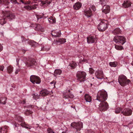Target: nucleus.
Segmentation results:
<instances>
[{"instance_id":"1","label":"nucleus","mask_w":133,"mask_h":133,"mask_svg":"<svg viewBox=\"0 0 133 133\" xmlns=\"http://www.w3.org/2000/svg\"><path fill=\"white\" fill-rule=\"evenodd\" d=\"M5 17L1 19H0V24L1 25H3L6 23L7 20L9 21L14 19L15 18V15L9 11L5 12L4 13Z\"/></svg>"},{"instance_id":"2","label":"nucleus","mask_w":133,"mask_h":133,"mask_svg":"<svg viewBox=\"0 0 133 133\" xmlns=\"http://www.w3.org/2000/svg\"><path fill=\"white\" fill-rule=\"evenodd\" d=\"M16 119L18 121L19 123H16L15 122L14 123V125L16 127L18 126L19 125H20L22 127H24L27 129H30V128H29L28 127V125L25 122L23 118L20 116L19 115H16Z\"/></svg>"},{"instance_id":"3","label":"nucleus","mask_w":133,"mask_h":133,"mask_svg":"<svg viewBox=\"0 0 133 133\" xmlns=\"http://www.w3.org/2000/svg\"><path fill=\"white\" fill-rule=\"evenodd\" d=\"M101 22L98 26V29L99 31L103 32L108 28L109 23L108 21L104 19L100 20Z\"/></svg>"},{"instance_id":"4","label":"nucleus","mask_w":133,"mask_h":133,"mask_svg":"<svg viewBox=\"0 0 133 133\" xmlns=\"http://www.w3.org/2000/svg\"><path fill=\"white\" fill-rule=\"evenodd\" d=\"M107 94L106 92L104 90L99 91L97 94V99L101 102L105 101L107 98Z\"/></svg>"},{"instance_id":"5","label":"nucleus","mask_w":133,"mask_h":133,"mask_svg":"<svg viewBox=\"0 0 133 133\" xmlns=\"http://www.w3.org/2000/svg\"><path fill=\"white\" fill-rule=\"evenodd\" d=\"M118 81L122 87H124L128 84L131 82L130 80L127 79V77L123 75L119 77Z\"/></svg>"},{"instance_id":"6","label":"nucleus","mask_w":133,"mask_h":133,"mask_svg":"<svg viewBox=\"0 0 133 133\" xmlns=\"http://www.w3.org/2000/svg\"><path fill=\"white\" fill-rule=\"evenodd\" d=\"M86 73L83 71H79L77 72L76 77L77 80L78 82H81L85 80Z\"/></svg>"},{"instance_id":"7","label":"nucleus","mask_w":133,"mask_h":133,"mask_svg":"<svg viewBox=\"0 0 133 133\" xmlns=\"http://www.w3.org/2000/svg\"><path fill=\"white\" fill-rule=\"evenodd\" d=\"M113 40L116 43H120L122 45L123 44L126 42V39L123 36H115Z\"/></svg>"},{"instance_id":"8","label":"nucleus","mask_w":133,"mask_h":133,"mask_svg":"<svg viewBox=\"0 0 133 133\" xmlns=\"http://www.w3.org/2000/svg\"><path fill=\"white\" fill-rule=\"evenodd\" d=\"M108 103L105 101L101 102L99 105L98 109L101 111H105L108 108Z\"/></svg>"},{"instance_id":"9","label":"nucleus","mask_w":133,"mask_h":133,"mask_svg":"<svg viewBox=\"0 0 133 133\" xmlns=\"http://www.w3.org/2000/svg\"><path fill=\"white\" fill-rule=\"evenodd\" d=\"M30 80L31 82L34 84L35 83L39 84L41 82L40 78L37 76L34 75H32L30 76Z\"/></svg>"},{"instance_id":"10","label":"nucleus","mask_w":133,"mask_h":133,"mask_svg":"<svg viewBox=\"0 0 133 133\" xmlns=\"http://www.w3.org/2000/svg\"><path fill=\"white\" fill-rule=\"evenodd\" d=\"M25 64L27 66L31 67L36 65L37 62L34 58H31L26 61Z\"/></svg>"},{"instance_id":"11","label":"nucleus","mask_w":133,"mask_h":133,"mask_svg":"<svg viewBox=\"0 0 133 133\" xmlns=\"http://www.w3.org/2000/svg\"><path fill=\"white\" fill-rule=\"evenodd\" d=\"M71 125L73 127L75 128L76 129L77 131H80L81 128L83 127V124L81 122L78 123H73L71 124Z\"/></svg>"},{"instance_id":"12","label":"nucleus","mask_w":133,"mask_h":133,"mask_svg":"<svg viewBox=\"0 0 133 133\" xmlns=\"http://www.w3.org/2000/svg\"><path fill=\"white\" fill-rule=\"evenodd\" d=\"M31 26L35 27V30L36 31H40L42 32H43L44 31V28L42 27L41 25L39 24H32Z\"/></svg>"},{"instance_id":"13","label":"nucleus","mask_w":133,"mask_h":133,"mask_svg":"<svg viewBox=\"0 0 133 133\" xmlns=\"http://www.w3.org/2000/svg\"><path fill=\"white\" fill-rule=\"evenodd\" d=\"M132 110L131 109L127 108H125L121 112V113L125 116H130L132 114Z\"/></svg>"},{"instance_id":"14","label":"nucleus","mask_w":133,"mask_h":133,"mask_svg":"<svg viewBox=\"0 0 133 133\" xmlns=\"http://www.w3.org/2000/svg\"><path fill=\"white\" fill-rule=\"evenodd\" d=\"M51 34L53 37H60L61 35V33L60 30H56L52 31Z\"/></svg>"},{"instance_id":"15","label":"nucleus","mask_w":133,"mask_h":133,"mask_svg":"<svg viewBox=\"0 0 133 133\" xmlns=\"http://www.w3.org/2000/svg\"><path fill=\"white\" fill-rule=\"evenodd\" d=\"M66 42V39L64 38H58L54 40V42L57 45H60Z\"/></svg>"},{"instance_id":"16","label":"nucleus","mask_w":133,"mask_h":133,"mask_svg":"<svg viewBox=\"0 0 133 133\" xmlns=\"http://www.w3.org/2000/svg\"><path fill=\"white\" fill-rule=\"evenodd\" d=\"M96 39V36H90L87 38V42L88 43H94Z\"/></svg>"},{"instance_id":"17","label":"nucleus","mask_w":133,"mask_h":133,"mask_svg":"<svg viewBox=\"0 0 133 133\" xmlns=\"http://www.w3.org/2000/svg\"><path fill=\"white\" fill-rule=\"evenodd\" d=\"M84 15L88 18L91 17L92 15V12L90 8H87L84 11Z\"/></svg>"},{"instance_id":"18","label":"nucleus","mask_w":133,"mask_h":133,"mask_svg":"<svg viewBox=\"0 0 133 133\" xmlns=\"http://www.w3.org/2000/svg\"><path fill=\"white\" fill-rule=\"evenodd\" d=\"M95 75L97 78L101 79L103 77V72L101 70H98L95 72Z\"/></svg>"},{"instance_id":"19","label":"nucleus","mask_w":133,"mask_h":133,"mask_svg":"<svg viewBox=\"0 0 133 133\" xmlns=\"http://www.w3.org/2000/svg\"><path fill=\"white\" fill-rule=\"evenodd\" d=\"M110 8L109 6L108 5H105L103 8L102 11L105 14L109 13L110 11Z\"/></svg>"},{"instance_id":"20","label":"nucleus","mask_w":133,"mask_h":133,"mask_svg":"<svg viewBox=\"0 0 133 133\" xmlns=\"http://www.w3.org/2000/svg\"><path fill=\"white\" fill-rule=\"evenodd\" d=\"M38 5L37 4H34L32 6L27 5L24 6V8L28 10H34L37 8L36 6Z\"/></svg>"},{"instance_id":"21","label":"nucleus","mask_w":133,"mask_h":133,"mask_svg":"<svg viewBox=\"0 0 133 133\" xmlns=\"http://www.w3.org/2000/svg\"><path fill=\"white\" fill-rule=\"evenodd\" d=\"M131 5V2L130 1H126L124 2L122 5L123 7L125 8H128L130 7Z\"/></svg>"},{"instance_id":"22","label":"nucleus","mask_w":133,"mask_h":133,"mask_svg":"<svg viewBox=\"0 0 133 133\" xmlns=\"http://www.w3.org/2000/svg\"><path fill=\"white\" fill-rule=\"evenodd\" d=\"M49 93V91L45 89H43L40 92V94L42 96H46L48 95Z\"/></svg>"},{"instance_id":"23","label":"nucleus","mask_w":133,"mask_h":133,"mask_svg":"<svg viewBox=\"0 0 133 133\" xmlns=\"http://www.w3.org/2000/svg\"><path fill=\"white\" fill-rule=\"evenodd\" d=\"M63 95V97L65 98H73L74 97V95L71 93H69V94H67L66 93H64Z\"/></svg>"},{"instance_id":"24","label":"nucleus","mask_w":133,"mask_h":133,"mask_svg":"<svg viewBox=\"0 0 133 133\" xmlns=\"http://www.w3.org/2000/svg\"><path fill=\"white\" fill-rule=\"evenodd\" d=\"M9 127L5 126L0 128V131L1 133H6L8 132Z\"/></svg>"},{"instance_id":"25","label":"nucleus","mask_w":133,"mask_h":133,"mask_svg":"<svg viewBox=\"0 0 133 133\" xmlns=\"http://www.w3.org/2000/svg\"><path fill=\"white\" fill-rule=\"evenodd\" d=\"M77 65V64L75 62L72 61L70 63L68 66L69 67V68L70 67L71 69H75Z\"/></svg>"},{"instance_id":"26","label":"nucleus","mask_w":133,"mask_h":133,"mask_svg":"<svg viewBox=\"0 0 133 133\" xmlns=\"http://www.w3.org/2000/svg\"><path fill=\"white\" fill-rule=\"evenodd\" d=\"M82 4L80 2H78L76 3L73 6V7L74 9L78 10L81 7Z\"/></svg>"},{"instance_id":"27","label":"nucleus","mask_w":133,"mask_h":133,"mask_svg":"<svg viewBox=\"0 0 133 133\" xmlns=\"http://www.w3.org/2000/svg\"><path fill=\"white\" fill-rule=\"evenodd\" d=\"M120 31L119 28H117L112 31V33L115 35L119 34L121 32Z\"/></svg>"},{"instance_id":"28","label":"nucleus","mask_w":133,"mask_h":133,"mask_svg":"<svg viewBox=\"0 0 133 133\" xmlns=\"http://www.w3.org/2000/svg\"><path fill=\"white\" fill-rule=\"evenodd\" d=\"M84 97L85 100L87 102H90L91 101V97L89 95L86 94Z\"/></svg>"},{"instance_id":"29","label":"nucleus","mask_w":133,"mask_h":133,"mask_svg":"<svg viewBox=\"0 0 133 133\" xmlns=\"http://www.w3.org/2000/svg\"><path fill=\"white\" fill-rule=\"evenodd\" d=\"M48 19L49 22L51 24L55 23L56 22V19L54 17L51 16L48 18Z\"/></svg>"},{"instance_id":"30","label":"nucleus","mask_w":133,"mask_h":133,"mask_svg":"<svg viewBox=\"0 0 133 133\" xmlns=\"http://www.w3.org/2000/svg\"><path fill=\"white\" fill-rule=\"evenodd\" d=\"M7 98L5 97H2L0 98V102L1 103L5 104L6 102Z\"/></svg>"},{"instance_id":"31","label":"nucleus","mask_w":133,"mask_h":133,"mask_svg":"<svg viewBox=\"0 0 133 133\" xmlns=\"http://www.w3.org/2000/svg\"><path fill=\"white\" fill-rule=\"evenodd\" d=\"M51 2L50 0H47L44 1H42L41 2L40 4L41 6H43L44 5L46 4H50Z\"/></svg>"},{"instance_id":"32","label":"nucleus","mask_w":133,"mask_h":133,"mask_svg":"<svg viewBox=\"0 0 133 133\" xmlns=\"http://www.w3.org/2000/svg\"><path fill=\"white\" fill-rule=\"evenodd\" d=\"M7 70L9 74H11L13 71V67L12 66H9L7 67Z\"/></svg>"},{"instance_id":"33","label":"nucleus","mask_w":133,"mask_h":133,"mask_svg":"<svg viewBox=\"0 0 133 133\" xmlns=\"http://www.w3.org/2000/svg\"><path fill=\"white\" fill-rule=\"evenodd\" d=\"M62 72V71L60 69H56L54 71V75L55 76L57 75H59L61 74Z\"/></svg>"},{"instance_id":"34","label":"nucleus","mask_w":133,"mask_h":133,"mask_svg":"<svg viewBox=\"0 0 133 133\" xmlns=\"http://www.w3.org/2000/svg\"><path fill=\"white\" fill-rule=\"evenodd\" d=\"M117 62H110L109 63L110 65L112 67H116L117 65Z\"/></svg>"},{"instance_id":"35","label":"nucleus","mask_w":133,"mask_h":133,"mask_svg":"<svg viewBox=\"0 0 133 133\" xmlns=\"http://www.w3.org/2000/svg\"><path fill=\"white\" fill-rule=\"evenodd\" d=\"M115 48L117 50H122L124 49V48L123 46L121 45H115Z\"/></svg>"},{"instance_id":"36","label":"nucleus","mask_w":133,"mask_h":133,"mask_svg":"<svg viewBox=\"0 0 133 133\" xmlns=\"http://www.w3.org/2000/svg\"><path fill=\"white\" fill-rule=\"evenodd\" d=\"M33 112L30 110H26L24 113L25 114L26 116H28L30 114H32Z\"/></svg>"},{"instance_id":"37","label":"nucleus","mask_w":133,"mask_h":133,"mask_svg":"<svg viewBox=\"0 0 133 133\" xmlns=\"http://www.w3.org/2000/svg\"><path fill=\"white\" fill-rule=\"evenodd\" d=\"M122 110V108L121 107H118L115 110V113L116 114H118Z\"/></svg>"},{"instance_id":"38","label":"nucleus","mask_w":133,"mask_h":133,"mask_svg":"<svg viewBox=\"0 0 133 133\" xmlns=\"http://www.w3.org/2000/svg\"><path fill=\"white\" fill-rule=\"evenodd\" d=\"M48 133H55L53 130L50 128H48L47 130Z\"/></svg>"},{"instance_id":"39","label":"nucleus","mask_w":133,"mask_h":133,"mask_svg":"<svg viewBox=\"0 0 133 133\" xmlns=\"http://www.w3.org/2000/svg\"><path fill=\"white\" fill-rule=\"evenodd\" d=\"M35 43L34 41L30 40L28 41V43L31 45L32 46H33L34 43Z\"/></svg>"},{"instance_id":"40","label":"nucleus","mask_w":133,"mask_h":133,"mask_svg":"<svg viewBox=\"0 0 133 133\" xmlns=\"http://www.w3.org/2000/svg\"><path fill=\"white\" fill-rule=\"evenodd\" d=\"M50 49V47H49L48 48H46L45 47V48L44 47H43L41 49V50L42 51H48Z\"/></svg>"},{"instance_id":"41","label":"nucleus","mask_w":133,"mask_h":133,"mask_svg":"<svg viewBox=\"0 0 133 133\" xmlns=\"http://www.w3.org/2000/svg\"><path fill=\"white\" fill-rule=\"evenodd\" d=\"M94 72V70L91 68H90L89 69V72L92 74H93Z\"/></svg>"},{"instance_id":"42","label":"nucleus","mask_w":133,"mask_h":133,"mask_svg":"<svg viewBox=\"0 0 133 133\" xmlns=\"http://www.w3.org/2000/svg\"><path fill=\"white\" fill-rule=\"evenodd\" d=\"M70 88H71L70 87H68L66 89V92L65 93H66L67 94V93L68 92L70 93Z\"/></svg>"},{"instance_id":"43","label":"nucleus","mask_w":133,"mask_h":133,"mask_svg":"<svg viewBox=\"0 0 133 133\" xmlns=\"http://www.w3.org/2000/svg\"><path fill=\"white\" fill-rule=\"evenodd\" d=\"M11 2L13 4H16L17 3L18 4V3L17 2L16 0H10Z\"/></svg>"},{"instance_id":"44","label":"nucleus","mask_w":133,"mask_h":133,"mask_svg":"<svg viewBox=\"0 0 133 133\" xmlns=\"http://www.w3.org/2000/svg\"><path fill=\"white\" fill-rule=\"evenodd\" d=\"M4 68V66L0 65V71H3Z\"/></svg>"},{"instance_id":"45","label":"nucleus","mask_w":133,"mask_h":133,"mask_svg":"<svg viewBox=\"0 0 133 133\" xmlns=\"http://www.w3.org/2000/svg\"><path fill=\"white\" fill-rule=\"evenodd\" d=\"M100 2L102 5L105 4V0H99Z\"/></svg>"},{"instance_id":"46","label":"nucleus","mask_w":133,"mask_h":133,"mask_svg":"<svg viewBox=\"0 0 133 133\" xmlns=\"http://www.w3.org/2000/svg\"><path fill=\"white\" fill-rule=\"evenodd\" d=\"M35 1H33L32 2H31V1H29L27 2V3L28 4H29L30 3L32 4L33 3H35Z\"/></svg>"},{"instance_id":"47","label":"nucleus","mask_w":133,"mask_h":133,"mask_svg":"<svg viewBox=\"0 0 133 133\" xmlns=\"http://www.w3.org/2000/svg\"><path fill=\"white\" fill-rule=\"evenodd\" d=\"M91 9L93 10L94 11H95L96 10V8L95 6L94 5H92L91 7Z\"/></svg>"},{"instance_id":"48","label":"nucleus","mask_w":133,"mask_h":133,"mask_svg":"<svg viewBox=\"0 0 133 133\" xmlns=\"http://www.w3.org/2000/svg\"><path fill=\"white\" fill-rule=\"evenodd\" d=\"M20 70V69H16L15 72V73L16 74H17L18 73V72Z\"/></svg>"},{"instance_id":"49","label":"nucleus","mask_w":133,"mask_h":133,"mask_svg":"<svg viewBox=\"0 0 133 133\" xmlns=\"http://www.w3.org/2000/svg\"><path fill=\"white\" fill-rule=\"evenodd\" d=\"M27 108H34V106L33 105H28L27 107Z\"/></svg>"},{"instance_id":"50","label":"nucleus","mask_w":133,"mask_h":133,"mask_svg":"<svg viewBox=\"0 0 133 133\" xmlns=\"http://www.w3.org/2000/svg\"><path fill=\"white\" fill-rule=\"evenodd\" d=\"M56 82L55 81H52L51 82H50V83L52 84H53V85L54 86H55V84H56Z\"/></svg>"},{"instance_id":"51","label":"nucleus","mask_w":133,"mask_h":133,"mask_svg":"<svg viewBox=\"0 0 133 133\" xmlns=\"http://www.w3.org/2000/svg\"><path fill=\"white\" fill-rule=\"evenodd\" d=\"M36 16L38 20L39 18H41L42 17V16L38 15H36Z\"/></svg>"},{"instance_id":"52","label":"nucleus","mask_w":133,"mask_h":133,"mask_svg":"<svg viewBox=\"0 0 133 133\" xmlns=\"http://www.w3.org/2000/svg\"><path fill=\"white\" fill-rule=\"evenodd\" d=\"M87 62V60L83 59L82 60H80V62L81 63L82 62Z\"/></svg>"},{"instance_id":"53","label":"nucleus","mask_w":133,"mask_h":133,"mask_svg":"<svg viewBox=\"0 0 133 133\" xmlns=\"http://www.w3.org/2000/svg\"><path fill=\"white\" fill-rule=\"evenodd\" d=\"M3 46L0 43V52L1 51L3 50Z\"/></svg>"},{"instance_id":"54","label":"nucleus","mask_w":133,"mask_h":133,"mask_svg":"<svg viewBox=\"0 0 133 133\" xmlns=\"http://www.w3.org/2000/svg\"><path fill=\"white\" fill-rule=\"evenodd\" d=\"M26 103V101L25 100H23L22 103L23 104H25Z\"/></svg>"},{"instance_id":"55","label":"nucleus","mask_w":133,"mask_h":133,"mask_svg":"<svg viewBox=\"0 0 133 133\" xmlns=\"http://www.w3.org/2000/svg\"><path fill=\"white\" fill-rule=\"evenodd\" d=\"M3 2V0H0V4L2 3Z\"/></svg>"},{"instance_id":"56","label":"nucleus","mask_w":133,"mask_h":133,"mask_svg":"<svg viewBox=\"0 0 133 133\" xmlns=\"http://www.w3.org/2000/svg\"><path fill=\"white\" fill-rule=\"evenodd\" d=\"M20 0V1H21V2H22L23 3H24L23 1L22 0Z\"/></svg>"},{"instance_id":"57","label":"nucleus","mask_w":133,"mask_h":133,"mask_svg":"<svg viewBox=\"0 0 133 133\" xmlns=\"http://www.w3.org/2000/svg\"><path fill=\"white\" fill-rule=\"evenodd\" d=\"M17 64L18 65L19 64V63H18V62L17 60Z\"/></svg>"},{"instance_id":"58","label":"nucleus","mask_w":133,"mask_h":133,"mask_svg":"<svg viewBox=\"0 0 133 133\" xmlns=\"http://www.w3.org/2000/svg\"><path fill=\"white\" fill-rule=\"evenodd\" d=\"M38 127H39L40 129L41 128V127H39V126H38Z\"/></svg>"},{"instance_id":"59","label":"nucleus","mask_w":133,"mask_h":133,"mask_svg":"<svg viewBox=\"0 0 133 133\" xmlns=\"http://www.w3.org/2000/svg\"><path fill=\"white\" fill-rule=\"evenodd\" d=\"M62 133H65V132H62Z\"/></svg>"},{"instance_id":"60","label":"nucleus","mask_w":133,"mask_h":133,"mask_svg":"<svg viewBox=\"0 0 133 133\" xmlns=\"http://www.w3.org/2000/svg\"><path fill=\"white\" fill-rule=\"evenodd\" d=\"M130 133H133V132H131Z\"/></svg>"}]
</instances>
